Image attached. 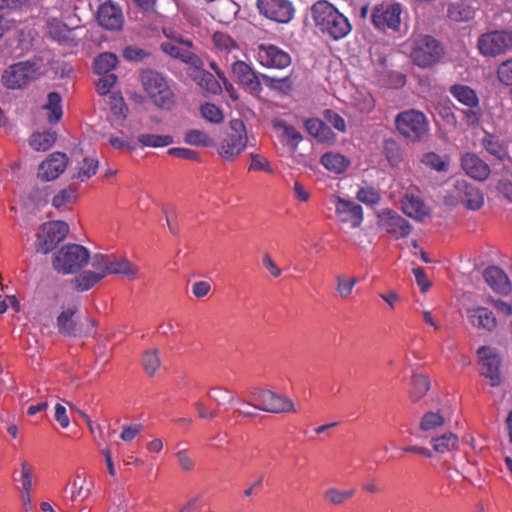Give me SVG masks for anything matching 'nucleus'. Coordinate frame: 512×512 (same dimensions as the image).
<instances>
[{"label": "nucleus", "instance_id": "54", "mask_svg": "<svg viewBox=\"0 0 512 512\" xmlns=\"http://www.w3.org/2000/svg\"><path fill=\"white\" fill-rule=\"evenodd\" d=\"M356 196L360 202L367 205H376L381 200L380 193L373 187H363L359 189Z\"/></svg>", "mask_w": 512, "mask_h": 512}, {"label": "nucleus", "instance_id": "31", "mask_svg": "<svg viewBox=\"0 0 512 512\" xmlns=\"http://www.w3.org/2000/svg\"><path fill=\"white\" fill-rule=\"evenodd\" d=\"M70 491V496L66 498V501L83 502L90 495V488L86 485V479L77 474L71 482L70 488L66 486L64 491Z\"/></svg>", "mask_w": 512, "mask_h": 512}, {"label": "nucleus", "instance_id": "21", "mask_svg": "<svg viewBox=\"0 0 512 512\" xmlns=\"http://www.w3.org/2000/svg\"><path fill=\"white\" fill-rule=\"evenodd\" d=\"M97 20L105 29L118 30L123 24L122 11L112 1H106L98 9Z\"/></svg>", "mask_w": 512, "mask_h": 512}, {"label": "nucleus", "instance_id": "10", "mask_svg": "<svg viewBox=\"0 0 512 512\" xmlns=\"http://www.w3.org/2000/svg\"><path fill=\"white\" fill-rule=\"evenodd\" d=\"M402 4L395 1H384L373 7L371 21L381 32H398L401 27Z\"/></svg>", "mask_w": 512, "mask_h": 512}, {"label": "nucleus", "instance_id": "33", "mask_svg": "<svg viewBox=\"0 0 512 512\" xmlns=\"http://www.w3.org/2000/svg\"><path fill=\"white\" fill-rule=\"evenodd\" d=\"M430 381L427 376L415 374L411 378V387L409 390V398L412 403L419 402L429 391Z\"/></svg>", "mask_w": 512, "mask_h": 512}, {"label": "nucleus", "instance_id": "8", "mask_svg": "<svg viewBox=\"0 0 512 512\" xmlns=\"http://www.w3.org/2000/svg\"><path fill=\"white\" fill-rule=\"evenodd\" d=\"M90 259L89 251L79 244L63 246L54 255L53 267L62 274H71L80 270Z\"/></svg>", "mask_w": 512, "mask_h": 512}, {"label": "nucleus", "instance_id": "34", "mask_svg": "<svg viewBox=\"0 0 512 512\" xmlns=\"http://www.w3.org/2000/svg\"><path fill=\"white\" fill-rule=\"evenodd\" d=\"M118 64L116 54L112 52H104L94 59V71L98 75L114 74L113 70Z\"/></svg>", "mask_w": 512, "mask_h": 512}, {"label": "nucleus", "instance_id": "29", "mask_svg": "<svg viewBox=\"0 0 512 512\" xmlns=\"http://www.w3.org/2000/svg\"><path fill=\"white\" fill-rule=\"evenodd\" d=\"M139 269L136 265L130 262L126 258H116L110 256L108 275L119 274L129 279H136L138 276Z\"/></svg>", "mask_w": 512, "mask_h": 512}, {"label": "nucleus", "instance_id": "12", "mask_svg": "<svg viewBox=\"0 0 512 512\" xmlns=\"http://www.w3.org/2000/svg\"><path fill=\"white\" fill-rule=\"evenodd\" d=\"M230 132L222 140L219 154L226 160L239 155L247 146V133L242 120L233 119L229 123Z\"/></svg>", "mask_w": 512, "mask_h": 512}, {"label": "nucleus", "instance_id": "44", "mask_svg": "<svg viewBox=\"0 0 512 512\" xmlns=\"http://www.w3.org/2000/svg\"><path fill=\"white\" fill-rule=\"evenodd\" d=\"M358 283L356 277H350L347 275H338L336 277L335 290L341 299H347L351 296L355 285Z\"/></svg>", "mask_w": 512, "mask_h": 512}, {"label": "nucleus", "instance_id": "39", "mask_svg": "<svg viewBox=\"0 0 512 512\" xmlns=\"http://www.w3.org/2000/svg\"><path fill=\"white\" fill-rule=\"evenodd\" d=\"M355 494V489L340 490L336 487H330L323 493L324 499L332 505H341L352 498Z\"/></svg>", "mask_w": 512, "mask_h": 512}, {"label": "nucleus", "instance_id": "48", "mask_svg": "<svg viewBox=\"0 0 512 512\" xmlns=\"http://www.w3.org/2000/svg\"><path fill=\"white\" fill-rule=\"evenodd\" d=\"M383 151L386 159L392 166H397L403 159V151L399 144L394 140H386L384 142Z\"/></svg>", "mask_w": 512, "mask_h": 512}, {"label": "nucleus", "instance_id": "25", "mask_svg": "<svg viewBox=\"0 0 512 512\" xmlns=\"http://www.w3.org/2000/svg\"><path fill=\"white\" fill-rule=\"evenodd\" d=\"M486 283L497 293L508 294L511 286L507 275L498 267L490 266L484 271Z\"/></svg>", "mask_w": 512, "mask_h": 512}, {"label": "nucleus", "instance_id": "64", "mask_svg": "<svg viewBox=\"0 0 512 512\" xmlns=\"http://www.w3.org/2000/svg\"><path fill=\"white\" fill-rule=\"evenodd\" d=\"M261 77L264 79V81H266V84L270 88L279 89L282 91L291 89L292 82L288 76L278 79L261 74Z\"/></svg>", "mask_w": 512, "mask_h": 512}, {"label": "nucleus", "instance_id": "16", "mask_svg": "<svg viewBox=\"0 0 512 512\" xmlns=\"http://www.w3.org/2000/svg\"><path fill=\"white\" fill-rule=\"evenodd\" d=\"M378 219L379 226L395 239L405 238L411 233L410 223L395 211L385 209Z\"/></svg>", "mask_w": 512, "mask_h": 512}, {"label": "nucleus", "instance_id": "19", "mask_svg": "<svg viewBox=\"0 0 512 512\" xmlns=\"http://www.w3.org/2000/svg\"><path fill=\"white\" fill-rule=\"evenodd\" d=\"M335 212L339 221L349 224L351 228L360 226L363 221L362 207L351 200L337 198Z\"/></svg>", "mask_w": 512, "mask_h": 512}, {"label": "nucleus", "instance_id": "42", "mask_svg": "<svg viewBox=\"0 0 512 512\" xmlns=\"http://www.w3.org/2000/svg\"><path fill=\"white\" fill-rule=\"evenodd\" d=\"M139 143L147 147H165L174 143V139L171 135H157V134H140L137 137Z\"/></svg>", "mask_w": 512, "mask_h": 512}, {"label": "nucleus", "instance_id": "40", "mask_svg": "<svg viewBox=\"0 0 512 512\" xmlns=\"http://www.w3.org/2000/svg\"><path fill=\"white\" fill-rule=\"evenodd\" d=\"M431 444L436 452L445 453L457 448L458 437L453 433H446L433 438Z\"/></svg>", "mask_w": 512, "mask_h": 512}, {"label": "nucleus", "instance_id": "14", "mask_svg": "<svg viewBox=\"0 0 512 512\" xmlns=\"http://www.w3.org/2000/svg\"><path fill=\"white\" fill-rule=\"evenodd\" d=\"M256 59L266 68L284 69L291 64L290 54L273 44H259L256 48Z\"/></svg>", "mask_w": 512, "mask_h": 512}, {"label": "nucleus", "instance_id": "32", "mask_svg": "<svg viewBox=\"0 0 512 512\" xmlns=\"http://www.w3.org/2000/svg\"><path fill=\"white\" fill-rule=\"evenodd\" d=\"M47 31L48 35L59 43H69L73 41L72 30L57 19L48 21Z\"/></svg>", "mask_w": 512, "mask_h": 512}, {"label": "nucleus", "instance_id": "37", "mask_svg": "<svg viewBox=\"0 0 512 512\" xmlns=\"http://www.w3.org/2000/svg\"><path fill=\"white\" fill-rule=\"evenodd\" d=\"M445 424V417L441 410L426 412L419 423L420 430L424 432L434 431Z\"/></svg>", "mask_w": 512, "mask_h": 512}, {"label": "nucleus", "instance_id": "55", "mask_svg": "<svg viewBox=\"0 0 512 512\" xmlns=\"http://www.w3.org/2000/svg\"><path fill=\"white\" fill-rule=\"evenodd\" d=\"M184 140L186 143L196 146H208L211 142L206 133L196 129L186 132Z\"/></svg>", "mask_w": 512, "mask_h": 512}, {"label": "nucleus", "instance_id": "50", "mask_svg": "<svg viewBox=\"0 0 512 512\" xmlns=\"http://www.w3.org/2000/svg\"><path fill=\"white\" fill-rule=\"evenodd\" d=\"M421 161L425 166L438 172L446 171L448 169V161L435 152L424 154Z\"/></svg>", "mask_w": 512, "mask_h": 512}, {"label": "nucleus", "instance_id": "2", "mask_svg": "<svg viewBox=\"0 0 512 512\" xmlns=\"http://www.w3.org/2000/svg\"><path fill=\"white\" fill-rule=\"evenodd\" d=\"M413 62L422 68H427L437 63L444 54L440 42L426 34L412 35L406 42Z\"/></svg>", "mask_w": 512, "mask_h": 512}, {"label": "nucleus", "instance_id": "15", "mask_svg": "<svg viewBox=\"0 0 512 512\" xmlns=\"http://www.w3.org/2000/svg\"><path fill=\"white\" fill-rule=\"evenodd\" d=\"M257 6L262 15L279 23H288L294 15L293 5L288 0H258Z\"/></svg>", "mask_w": 512, "mask_h": 512}, {"label": "nucleus", "instance_id": "62", "mask_svg": "<svg viewBox=\"0 0 512 512\" xmlns=\"http://www.w3.org/2000/svg\"><path fill=\"white\" fill-rule=\"evenodd\" d=\"M149 56V53L138 46H127L123 50V57L130 62H139Z\"/></svg>", "mask_w": 512, "mask_h": 512}, {"label": "nucleus", "instance_id": "3", "mask_svg": "<svg viewBox=\"0 0 512 512\" xmlns=\"http://www.w3.org/2000/svg\"><path fill=\"white\" fill-rule=\"evenodd\" d=\"M394 123L397 132L411 142L422 141L429 131V121L426 115L416 109L398 113Z\"/></svg>", "mask_w": 512, "mask_h": 512}, {"label": "nucleus", "instance_id": "17", "mask_svg": "<svg viewBox=\"0 0 512 512\" xmlns=\"http://www.w3.org/2000/svg\"><path fill=\"white\" fill-rule=\"evenodd\" d=\"M477 354L480 359L481 375L490 380V385L495 387L501 382L499 366L500 357L494 348L482 346L478 349Z\"/></svg>", "mask_w": 512, "mask_h": 512}, {"label": "nucleus", "instance_id": "9", "mask_svg": "<svg viewBox=\"0 0 512 512\" xmlns=\"http://www.w3.org/2000/svg\"><path fill=\"white\" fill-rule=\"evenodd\" d=\"M449 93L466 109L461 110L463 120L469 127H478L483 117L479 106V97L474 89L468 85L454 84L449 88Z\"/></svg>", "mask_w": 512, "mask_h": 512}, {"label": "nucleus", "instance_id": "20", "mask_svg": "<svg viewBox=\"0 0 512 512\" xmlns=\"http://www.w3.org/2000/svg\"><path fill=\"white\" fill-rule=\"evenodd\" d=\"M67 157L64 153L54 152L41 163L38 170V177L51 181L59 177L67 166Z\"/></svg>", "mask_w": 512, "mask_h": 512}, {"label": "nucleus", "instance_id": "4", "mask_svg": "<svg viewBox=\"0 0 512 512\" xmlns=\"http://www.w3.org/2000/svg\"><path fill=\"white\" fill-rule=\"evenodd\" d=\"M143 89L153 103L162 109H171L174 105V94L166 79L157 71L146 69L140 75Z\"/></svg>", "mask_w": 512, "mask_h": 512}, {"label": "nucleus", "instance_id": "28", "mask_svg": "<svg viewBox=\"0 0 512 512\" xmlns=\"http://www.w3.org/2000/svg\"><path fill=\"white\" fill-rule=\"evenodd\" d=\"M192 46H187L173 41H162L160 49L167 55L180 59L185 63H190L195 55L191 51Z\"/></svg>", "mask_w": 512, "mask_h": 512}, {"label": "nucleus", "instance_id": "18", "mask_svg": "<svg viewBox=\"0 0 512 512\" xmlns=\"http://www.w3.org/2000/svg\"><path fill=\"white\" fill-rule=\"evenodd\" d=\"M231 72L234 79L250 93L258 94L262 91L259 76L244 61H234L231 65Z\"/></svg>", "mask_w": 512, "mask_h": 512}, {"label": "nucleus", "instance_id": "43", "mask_svg": "<svg viewBox=\"0 0 512 512\" xmlns=\"http://www.w3.org/2000/svg\"><path fill=\"white\" fill-rule=\"evenodd\" d=\"M214 47L221 53H230L238 49L237 42L227 33L215 32L212 36Z\"/></svg>", "mask_w": 512, "mask_h": 512}, {"label": "nucleus", "instance_id": "58", "mask_svg": "<svg viewBox=\"0 0 512 512\" xmlns=\"http://www.w3.org/2000/svg\"><path fill=\"white\" fill-rule=\"evenodd\" d=\"M497 77L499 81L506 85H512V59L503 61L497 68Z\"/></svg>", "mask_w": 512, "mask_h": 512}, {"label": "nucleus", "instance_id": "11", "mask_svg": "<svg viewBox=\"0 0 512 512\" xmlns=\"http://www.w3.org/2000/svg\"><path fill=\"white\" fill-rule=\"evenodd\" d=\"M68 232L69 227L64 221H49L42 224L36 234V252L42 254L51 252L66 238Z\"/></svg>", "mask_w": 512, "mask_h": 512}, {"label": "nucleus", "instance_id": "38", "mask_svg": "<svg viewBox=\"0 0 512 512\" xmlns=\"http://www.w3.org/2000/svg\"><path fill=\"white\" fill-rule=\"evenodd\" d=\"M102 280L100 273H95L91 270L83 271L73 279L74 288L79 292H84L92 288Z\"/></svg>", "mask_w": 512, "mask_h": 512}, {"label": "nucleus", "instance_id": "22", "mask_svg": "<svg viewBox=\"0 0 512 512\" xmlns=\"http://www.w3.org/2000/svg\"><path fill=\"white\" fill-rule=\"evenodd\" d=\"M461 167L465 173L477 181H484L490 175L489 165L475 153H465L461 158Z\"/></svg>", "mask_w": 512, "mask_h": 512}, {"label": "nucleus", "instance_id": "24", "mask_svg": "<svg viewBox=\"0 0 512 512\" xmlns=\"http://www.w3.org/2000/svg\"><path fill=\"white\" fill-rule=\"evenodd\" d=\"M401 207L404 214L416 221H423L429 216V208L426 204L420 197L412 194L404 195L401 201Z\"/></svg>", "mask_w": 512, "mask_h": 512}, {"label": "nucleus", "instance_id": "26", "mask_svg": "<svg viewBox=\"0 0 512 512\" xmlns=\"http://www.w3.org/2000/svg\"><path fill=\"white\" fill-rule=\"evenodd\" d=\"M481 144L483 148L496 159L505 161L509 158L507 145L494 134L485 132Z\"/></svg>", "mask_w": 512, "mask_h": 512}, {"label": "nucleus", "instance_id": "6", "mask_svg": "<svg viewBox=\"0 0 512 512\" xmlns=\"http://www.w3.org/2000/svg\"><path fill=\"white\" fill-rule=\"evenodd\" d=\"M248 396L251 402L240 399V403H247L256 409L269 413H286L295 411L293 401L283 395L271 390L253 388L249 390Z\"/></svg>", "mask_w": 512, "mask_h": 512}, {"label": "nucleus", "instance_id": "13", "mask_svg": "<svg viewBox=\"0 0 512 512\" xmlns=\"http://www.w3.org/2000/svg\"><path fill=\"white\" fill-rule=\"evenodd\" d=\"M36 64L29 61L11 65L5 70L2 79L10 89H20L28 85L36 77Z\"/></svg>", "mask_w": 512, "mask_h": 512}, {"label": "nucleus", "instance_id": "36", "mask_svg": "<svg viewBox=\"0 0 512 512\" xmlns=\"http://www.w3.org/2000/svg\"><path fill=\"white\" fill-rule=\"evenodd\" d=\"M197 83L204 88L208 93L217 95L222 91L219 81L208 71L198 70L194 76Z\"/></svg>", "mask_w": 512, "mask_h": 512}, {"label": "nucleus", "instance_id": "59", "mask_svg": "<svg viewBox=\"0 0 512 512\" xmlns=\"http://www.w3.org/2000/svg\"><path fill=\"white\" fill-rule=\"evenodd\" d=\"M324 118L328 124H330L332 127H334L339 132H342V133L346 132V122H345L344 118L337 112L330 110V109L325 110Z\"/></svg>", "mask_w": 512, "mask_h": 512}, {"label": "nucleus", "instance_id": "7", "mask_svg": "<svg viewBox=\"0 0 512 512\" xmlns=\"http://www.w3.org/2000/svg\"><path fill=\"white\" fill-rule=\"evenodd\" d=\"M477 49L483 57L496 58L512 51V31L507 29L490 30L479 35Z\"/></svg>", "mask_w": 512, "mask_h": 512}, {"label": "nucleus", "instance_id": "47", "mask_svg": "<svg viewBox=\"0 0 512 512\" xmlns=\"http://www.w3.org/2000/svg\"><path fill=\"white\" fill-rule=\"evenodd\" d=\"M47 104L44 109L49 111L48 119L52 122H58L62 117L61 96L56 92L48 94Z\"/></svg>", "mask_w": 512, "mask_h": 512}, {"label": "nucleus", "instance_id": "57", "mask_svg": "<svg viewBox=\"0 0 512 512\" xmlns=\"http://www.w3.org/2000/svg\"><path fill=\"white\" fill-rule=\"evenodd\" d=\"M100 78L96 82L97 92L100 95L108 94L117 81L115 74L99 75Z\"/></svg>", "mask_w": 512, "mask_h": 512}, {"label": "nucleus", "instance_id": "51", "mask_svg": "<svg viewBox=\"0 0 512 512\" xmlns=\"http://www.w3.org/2000/svg\"><path fill=\"white\" fill-rule=\"evenodd\" d=\"M202 117L211 123H221L224 119L222 110L212 103H204L200 107Z\"/></svg>", "mask_w": 512, "mask_h": 512}, {"label": "nucleus", "instance_id": "30", "mask_svg": "<svg viewBox=\"0 0 512 512\" xmlns=\"http://www.w3.org/2000/svg\"><path fill=\"white\" fill-rule=\"evenodd\" d=\"M320 163L330 172L340 174L348 168L350 161L340 153L326 152L322 155Z\"/></svg>", "mask_w": 512, "mask_h": 512}, {"label": "nucleus", "instance_id": "63", "mask_svg": "<svg viewBox=\"0 0 512 512\" xmlns=\"http://www.w3.org/2000/svg\"><path fill=\"white\" fill-rule=\"evenodd\" d=\"M354 105L360 112L369 113L375 107V100L369 93L360 94L358 98H355Z\"/></svg>", "mask_w": 512, "mask_h": 512}, {"label": "nucleus", "instance_id": "5", "mask_svg": "<svg viewBox=\"0 0 512 512\" xmlns=\"http://www.w3.org/2000/svg\"><path fill=\"white\" fill-rule=\"evenodd\" d=\"M484 202L482 190L466 180H456L444 196V203L447 206L455 207L462 204L471 211L481 209Z\"/></svg>", "mask_w": 512, "mask_h": 512}, {"label": "nucleus", "instance_id": "53", "mask_svg": "<svg viewBox=\"0 0 512 512\" xmlns=\"http://www.w3.org/2000/svg\"><path fill=\"white\" fill-rule=\"evenodd\" d=\"M111 255L105 254H94L89 260H91V266L93 272L100 273L102 279L108 275V267Z\"/></svg>", "mask_w": 512, "mask_h": 512}, {"label": "nucleus", "instance_id": "56", "mask_svg": "<svg viewBox=\"0 0 512 512\" xmlns=\"http://www.w3.org/2000/svg\"><path fill=\"white\" fill-rule=\"evenodd\" d=\"M209 397L217 405H223L226 402H232L234 399L233 394L222 387H214L209 391Z\"/></svg>", "mask_w": 512, "mask_h": 512}, {"label": "nucleus", "instance_id": "27", "mask_svg": "<svg viewBox=\"0 0 512 512\" xmlns=\"http://www.w3.org/2000/svg\"><path fill=\"white\" fill-rule=\"evenodd\" d=\"M308 133L320 142L332 143L335 135L324 121L316 118L307 119L304 123Z\"/></svg>", "mask_w": 512, "mask_h": 512}, {"label": "nucleus", "instance_id": "23", "mask_svg": "<svg viewBox=\"0 0 512 512\" xmlns=\"http://www.w3.org/2000/svg\"><path fill=\"white\" fill-rule=\"evenodd\" d=\"M466 313L470 324L478 329L492 331L497 326L496 317L486 307L469 308Z\"/></svg>", "mask_w": 512, "mask_h": 512}, {"label": "nucleus", "instance_id": "61", "mask_svg": "<svg viewBox=\"0 0 512 512\" xmlns=\"http://www.w3.org/2000/svg\"><path fill=\"white\" fill-rule=\"evenodd\" d=\"M177 463L181 470L190 472L195 467L194 459L190 456L187 449H180L175 453Z\"/></svg>", "mask_w": 512, "mask_h": 512}, {"label": "nucleus", "instance_id": "1", "mask_svg": "<svg viewBox=\"0 0 512 512\" xmlns=\"http://www.w3.org/2000/svg\"><path fill=\"white\" fill-rule=\"evenodd\" d=\"M311 16L316 29L331 40H341L352 30L348 18L327 0L316 1L311 6Z\"/></svg>", "mask_w": 512, "mask_h": 512}, {"label": "nucleus", "instance_id": "45", "mask_svg": "<svg viewBox=\"0 0 512 512\" xmlns=\"http://www.w3.org/2000/svg\"><path fill=\"white\" fill-rule=\"evenodd\" d=\"M276 127L282 131L283 141H285L293 150H296L297 146L303 139L300 132L295 127L288 125L285 122H279Z\"/></svg>", "mask_w": 512, "mask_h": 512}, {"label": "nucleus", "instance_id": "41", "mask_svg": "<svg viewBox=\"0 0 512 512\" xmlns=\"http://www.w3.org/2000/svg\"><path fill=\"white\" fill-rule=\"evenodd\" d=\"M98 160L93 157H84L79 163V167L77 168V172L73 175L74 178L85 181L91 178L96 174L98 169Z\"/></svg>", "mask_w": 512, "mask_h": 512}, {"label": "nucleus", "instance_id": "60", "mask_svg": "<svg viewBox=\"0 0 512 512\" xmlns=\"http://www.w3.org/2000/svg\"><path fill=\"white\" fill-rule=\"evenodd\" d=\"M75 199V191L71 188L62 189L52 199L55 208H61Z\"/></svg>", "mask_w": 512, "mask_h": 512}, {"label": "nucleus", "instance_id": "35", "mask_svg": "<svg viewBox=\"0 0 512 512\" xmlns=\"http://www.w3.org/2000/svg\"><path fill=\"white\" fill-rule=\"evenodd\" d=\"M76 307H70L63 311L57 318L58 330L61 334L75 336L77 334L76 323L72 319L76 313Z\"/></svg>", "mask_w": 512, "mask_h": 512}, {"label": "nucleus", "instance_id": "49", "mask_svg": "<svg viewBox=\"0 0 512 512\" xmlns=\"http://www.w3.org/2000/svg\"><path fill=\"white\" fill-rule=\"evenodd\" d=\"M161 364L158 350L152 349L145 351L142 358V365L144 367L145 372L149 376H154L156 371L159 369Z\"/></svg>", "mask_w": 512, "mask_h": 512}, {"label": "nucleus", "instance_id": "46", "mask_svg": "<svg viewBox=\"0 0 512 512\" xmlns=\"http://www.w3.org/2000/svg\"><path fill=\"white\" fill-rule=\"evenodd\" d=\"M55 135L50 132L33 133L29 139L30 146L36 151H46L55 142Z\"/></svg>", "mask_w": 512, "mask_h": 512}, {"label": "nucleus", "instance_id": "52", "mask_svg": "<svg viewBox=\"0 0 512 512\" xmlns=\"http://www.w3.org/2000/svg\"><path fill=\"white\" fill-rule=\"evenodd\" d=\"M448 17L455 22L468 21L472 17L471 10L460 4H451L447 10Z\"/></svg>", "mask_w": 512, "mask_h": 512}]
</instances>
